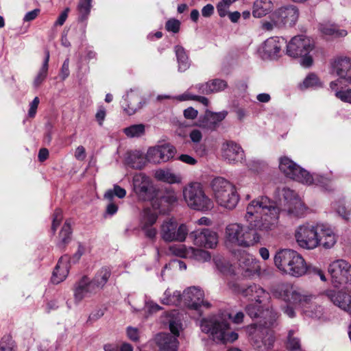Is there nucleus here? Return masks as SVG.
I'll return each mask as SVG.
<instances>
[{"mask_svg":"<svg viewBox=\"0 0 351 351\" xmlns=\"http://www.w3.org/2000/svg\"><path fill=\"white\" fill-rule=\"evenodd\" d=\"M189 233V229L184 223L178 225L173 219L164 221L160 227V237L166 242H183Z\"/></svg>","mask_w":351,"mask_h":351,"instance_id":"nucleus-14","label":"nucleus"},{"mask_svg":"<svg viewBox=\"0 0 351 351\" xmlns=\"http://www.w3.org/2000/svg\"><path fill=\"white\" fill-rule=\"evenodd\" d=\"M261 304H250L245 308L247 314L251 318H260L258 324L251 325L248 332L253 346L259 350H268L273 347L275 337L269 328L273 325L278 317L272 308H264Z\"/></svg>","mask_w":351,"mask_h":351,"instance_id":"nucleus-2","label":"nucleus"},{"mask_svg":"<svg viewBox=\"0 0 351 351\" xmlns=\"http://www.w3.org/2000/svg\"><path fill=\"white\" fill-rule=\"evenodd\" d=\"M210 93H217L223 90L228 86V84L225 80L221 79H215L208 81Z\"/></svg>","mask_w":351,"mask_h":351,"instance_id":"nucleus-51","label":"nucleus"},{"mask_svg":"<svg viewBox=\"0 0 351 351\" xmlns=\"http://www.w3.org/2000/svg\"><path fill=\"white\" fill-rule=\"evenodd\" d=\"M308 177L310 180L309 183H303L306 185L315 184L320 186L326 191H330L332 189V182L334 177L332 173L329 175H320V174H310L308 172Z\"/></svg>","mask_w":351,"mask_h":351,"instance_id":"nucleus-33","label":"nucleus"},{"mask_svg":"<svg viewBox=\"0 0 351 351\" xmlns=\"http://www.w3.org/2000/svg\"><path fill=\"white\" fill-rule=\"evenodd\" d=\"M332 208L343 219L351 222V198H341L334 202Z\"/></svg>","mask_w":351,"mask_h":351,"instance_id":"nucleus-32","label":"nucleus"},{"mask_svg":"<svg viewBox=\"0 0 351 351\" xmlns=\"http://www.w3.org/2000/svg\"><path fill=\"white\" fill-rule=\"evenodd\" d=\"M85 252V247L82 246L80 243H78V248L77 252L71 257H69V264L71 263H76L80 258H81L82 255Z\"/></svg>","mask_w":351,"mask_h":351,"instance_id":"nucleus-62","label":"nucleus"},{"mask_svg":"<svg viewBox=\"0 0 351 351\" xmlns=\"http://www.w3.org/2000/svg\"><path fill=\"white\" fill-rule=\"evenodd\" d=\"M171 250H174L173 253L177 256L193 258L198 261L206 262L211 258L210 253L202 249H196L192 247H186L183 245L178 248L171 247Z\"/></svg>","mask_w":351,"mask_h":351,"instance_id":"nucleus-27","label":"nucleus"},{"mask_svg":"<svg viewBox=\"0 0 351 351\" xmlns=\"http://www.w3.org/2000/svg\"><path fill=\"white\" fill-rule=\"evenodd\" d=\"M174 99H176L180 101H187V100H194L199 101L204 104L205 106H208L209 104L208 99L204 97V96H199L193 95L189 91L185 92L184 93L176 96L173 97Z\"/></svg>","mask_w":351,"mask_h":351,"instance_id":"nucleus-48","label":"nucleus"},{"mask_svg":"<svg viewBox=\"0 0 351 351\" xmlns=\"http://www.w3.org/2000/svg\"><path fill=\"white\" fill-rule=\"evenodd\" d=\"M279 169L287 178L302 184L309 183L308 171L297 165L287 156L279 158Z\"/></svg>","mask_w":351,"mask_h":351,"instance_id":"nucleus-15","label":"nucleus"},{"mask_svg":"<svg viewBox=\"0 0 351 351\" xmlns=\"http://www.w3.org/2000/svg\"><path fill=\"white\" fill-rule=\"evenodd\" d=\"M227 114L228 112L226 110L219 112L206 111L203 117H199L198 125L202 128L214 130Z\"/></svg>","mask_w":351,"mask_h":351,"instance_id":"nucleus-28","label":"nucleus"},{"mask_svg":"<svg viewBox=\"0 0 351 351\" xmlns=\"http://www.w3.org/2000/svg\"><path fill=\"white\" fill-rule=\"evenodd\" d=\"M176 152V148L169 144L156 145L148 149L146 159L154 164L166 162L173 158Z\"/></svg>","mask_w":351,"mask_h":351,"instance_id":"nucleus-20","label":"nucleus"},{"mask_svg":"<svg viewBox=\"0 0 351 351\" xmlns=\"http://www.w3.org/2000/svg\"><path fill=\"white\" fill-rule=\"evenodd\" d=\"M230 319V314L204 318L200 322L201 330L217 343H232L238 339V334L231 329Z\"/></svg>","mask_w":351,"mask_h":351,"instance_id":"nucleus-4","label":"nucleus"},{"mask_svg":"<svg viewBox=\"0 0 351 351\" xmlns=\"http://www.w3.org/2000/svg\"><path fill=\"white\" fill-rule=\"evenodd\" d=\"M110 276V270L108 267L101 268L93 280V284L97 287H102L107 282Z\"/></svg>","mask_w":351,"mask_h":351,"instance_id":"nucleus-47","label":"nucleus"},{"mask_svg":"<svg viewBox=\"0 0 351 351\" xmlns=\"http://www.w3.org/2000/svg\"><path fill=\"white\" fill-rule=\"evenodd\" d=\"M280 208L276 204L265 195L252 200L246 206L245 221L253 231L268 234L279 225Z\"/></svg>","mask_w":351,"mask_h":351,"instance_id":"nucleus-1","label":"nucleus"},{"mask_svg":"<svg viewBox=\"0 0 351 351\" xmlns=\"http://www.w3.org/2000/svg\"><path fill=\"white\" fill-rule=\"evenodd\" d=\"M221 153L222 158L230 164L243 162L245 159L243 148L232 141H227L222 143Z\"/></svg>","mask_w":351,"mask_h":351,"instance_id":"nucleus-21","label":"nucleus"},{"mask_svg":"<svg viewBox=\"0 0 351 351\" xmlns=\"http://www.w3.org/2000/svg\"><path fill=\"white\" fill-rule=\"evenodd\" d=\"M326 295L335 305L351 315V296L350 295L333 290L327 291Z\"/></svg>","mask_w":351,"mask_h":351,"instance_id":"nucleus-29","label":"nucleus"},{"mask_svg":"<svg viewBox=\"0 0 351 351\" xmlns=\"http://www.w3.org/2000/svg\"><path fill=\"white\" fill-rule=\"evenodd\" d=\"M319 32L326 38H339L347 36L346 29H340L337 25L330 23H320L318 27Z\"/></svg>","mask_w":351,"mask_h":351,"instance_id":"nucleus-31","label":"nucleus"},{"mask_svg":"<svg viewBox=\"0 0 351 351\" xmlns=\"http://www.w3.org/2000/svg\"><path fill=\"white\" fill-rule=\"evenodd\" d=\"M191 235L193 237L194 244L199 247L213 249L218 243L217 233L208 228H204L201 231H193Z\"/></svg>","mask_w":351,"mask_h":351,"instance_id":"nucleus-23","label":"nucleus"},{"mask_svg":"<svg viewBox=\"0 0 351 351\" xmlns=\"http://www.w3.org/2000/svg\"><path fill=\"white\" fill-rule=\"evenodd\" d=\"M182 297L184 304L189 308L199 310L202 306L206 308L210 306L208 302L204 300V291L197 287L186 289Z\"/></svg>","mask_w":351,"mask_h":351,"instance_id":"nucleus-19","label":"nucleus"},{"mask_svg":"<svg viewBox=\"0 0 351 351\" xmlns=\"http://www.w3.org/2000/svg\"><path fill=\"white\" fill-rule=\"evenodd\" d=\"M147 159L139 151H134L129 154L127 158V162L132 168L136 169H142L146 163Z\"/></svg>","mask_w":351,"mask_h":351,"instance_id":"nucleus-39","label":"nucleus"},{"mask_svg":"<svg viewBox=\"0 0 351 351\" xmlns=\"http://www.w3.org/2000/svg\"><path fill=\"white\" fill-rule=\"evenodd\" d=\"M213 198L217 204L224 208L233 210L239 202L236 186L222 177H217L210 183Z\"/></svg>","mask_w":351,"mask_h":351,"instance_id":"nucleus-7","label":"nucleus"},{"mask_svg":"<svg viewBox=\"0 0 351 351\" xmlns=\"http://www.w3.org/2000/svg\"><path fill=\"white\" fill-rule=\"evenodd\" d=\"M15 345L10 335H4L0 341V351H15Z\"/></svg>","mask_w":351,"mask_h":351,"instance_id":"nucleus-52","label":"nucleus"},{"mask_svg":"<svg viewBox=\"0 0 351 351\" xmlns=\"http://www.w3.org/2000/svg\"><path fill=\"white\" fill-rule=\"evenodd\" d=\"M315 44L313 40L303 34L293 37L287 44L286 53L294 58H300L302 66L309 68L313 63L311 52Z\"/></svg>","mask_w":351,"mask_h":351,"instance_id":"nucleus-9","label":"nucleus"},{"mask_svg":"<svg viewBox=\"0 0 351 351\" xmlns=\"http://www.w3.org/2000/svg\"><path fill=\"white\" fill-rule=\"evenodd\" d=\"M145 102L143 101L142 98L139 94L133 90H130L123 97L121 101V106L123 111L128 115L135 114L140 110Z\"/></svg>","mask_w":351,"mask_h":351,"instance_id":"nucleus-25","label":"nucleus"},{"mask_svg":"<svg viewBox=\"0 0 351 351\" xmlns=\"http://www.w3.org/2000/svg\"><path fill=\"white\" fill-rule=\"evenodd\" d=\"M214 263L217 269L222 274L226 276H232L235 274L234 268L228 261L221 257H215Z\"/></svg>","mask_w":351,"mask_h":351,"instance_id":"nucleus-42","label":"nucleus"},{"mask_svg":"<svg viewBox=\"0 0 351 351\" xmlns=\"http://www.w3.org/2000/svg\"><path fill=\"white\" fill-rule=\"evenodd\" d=\"M332 73L339 77L341 83L342 80L351 84V58L340 56L335 58L331 62Z\"/></svg>","mask_w":351,"mask_h":351,"instance_id":"nucleus-22","label":"nucleus"},{"mask_svg":"<svg viewBox=\"0 0 351 351\" xmlns=\"http://www.w3.org/2000/svg\"><path fill=\"white\" fill-rule=\"evenodd\" d=\"M271 9V1L269 0H256L253 6V15L261 18L267 14Z\"/></svg>","mask_w":351,"mask_h":351,"instance_id":"nucleus-41","label":"nucleus"},{"mask_svg":"<svg viewBox=\"0 0 351 351\" xmlns=\"http://www.w3.org/2000/svg\"><path fill=\"white\" fill-rule=\"evenodd\" d=\"M331 283L335 287L345 286L348 291H351V265L343 259L332 261L328 267Z\"/></svg>","mask_w":351,"mask_h":351,"instance_id":"nucleus-11","label":"nucleus"},{"mask_svg":"<svg viewBox=\"0 0 351 351\" xmlns=\"http://www.w3.org/2000/svg\"><path fill=\"white\" fill-rule=\"evenodd\" d=\"M106 116V110L103 106H100L95 114V121L97 122L99 126L103 125V123Z\"/></svg>","mask_w":351,"mask_h":351,"instance_id":"nucleus-58","label":"nucleus"},{"mask_svg":"<svg viewBox=\"0 0 351 351\" xmlns=\"http://www.w3.org/2000/svg\"><path fill=\"white\" fill-rule=\"evenodd\" d=\"M330 88L335 92V95L341 101L351 104V89L341 90L342 86L340 80L332 81L330 83Z\"/></svg>","mask_w":351,"mask_h":351,"instance_id":"nucleus-36","label":"nucleus"},{"mask_svg":"<svg viewBox=\"0 0 351 351\" xmlns=\"http://www.w3.org/2000/svg\"><path fill=\"white\" fill-rule=\"evenodd\" d=\"M278 195L285 201L284 211L293 217H300L306 211V206L298 194L289 188L284 187L279 189L277 191Z\"/></svg>","mask_w":351,"mask_h":351,"instance_id":"nucleus-13","label":"nucleus"},{"mask_svg":"<svg viewBox=\"0 0 351 351\" xmlns=\"http://www.w3.org/2000/svg\"><path fill=\"white\" fill-rule=\"evenodd\" d=\"M164 305L178 306L182 302V297L180 291H172L169 288L167 289L160 300Z\"/></svg>","mask_w":351,"mask_h":351,"instance_id":"nucleus-37","label":"nucleus"},{"mask_svg":"<svg viewBox=\"0 0 351 351\" xmlns=\"http://www.w3.org/2000/svg\"><path fill=\"white\" fill-rule=\"evenodd\" d=\"M165 28L168 32L178 33L180 31V22L178 19H171L167 21Z\"/></svg>","mask_w":351,"mask_h":351,"instance_id":"nucleus-54","label":"nucleus"},{"mask_svg":"<svg viewBox=\"0 0 351 351\" xmlns=\"http://www.w3.org/2000/svg\"><path fill=\"white\" fill-rule=\"evenodd\" d=\"M154 176L157 180L171 184H180L182 180L180 174L173 173L169 169H158L154 171Z\"/></svg>","mask_w":351,"mask_h":351,"instance_id":"nucleus-34","label":"nucleus"},{"mask_svg":"<svg viewBox=\"0 0 351 351\" xmlns=\"http://www.w3.org/2000/svg\"><path fill=\"white\" fill-rule=\"evenodd\" d=\"M157 219L158 213L156 211L151 208L145 209L141 219L142 228L145 229L147 226H152L156 223Z\"/></svg>","mask_w":351,"mask_h":351,"instance_id":"nucleus-44","label":"nucleus"},{"mask_svg":"<svg viewBox=\"0 0 351 351\" xmlns=\"http://www.w3.org/2000/svg\"><path fill=\"white\" fill-rule=\"evenodd\" d=\"M133 190L141 201H149L154 197V189L150 179L145 174H136L133 178Z\"/></svg>","mask_w":351,"mask_h":351,"instance_id":"nucleus-18","label":"nucleus"},{"mask_svg":"<svg viewBox=\"0 0 351 351\" xmlns=\"http://www.w3.org/2000/svg\"><path fill=\"white\" fill-rule=\"evenodd\" d=\"M285 43V40L282 37H271L258 48L257 51L263 59H276L280 56L282 48Z\"/></svg>","mask_w":351,"mask_h":351,"instance_id":"nucleus-17","label":"nucleus"},{"mask_svg":"<svg viewBox=\"0 0 351 351\" xmlns=\"http://www.w3.org/2000/svg\"><path fill=\"white\" fill-rule=\"evenodd\" d=\"M77 10L78 20L86 21L88 17V0H80Z\"/></svg>","mask_w":351,"mask_h":351,"instance_id":"nucleus-53","label":"nucleus"},{"mask_svg":"<svg viewBox=\"0 0 351 351\" xmlns=\"http://www.w3.org/2000/svg\"><path fill=\"white\" fill-rule=\"evenodd\" d=\"M70 75L69 58H66L60 71L59 76L62 81L65 80Z\"/></svg>","mask_w":351,"mask_h":351,"instance_id":"nucleus-57","label":"nucleus"},{"mask_svg":"<svg viewBox=\"0 0 351 351\" xmlns=\"http://www.w3.org/2000/svg\"><path fill=\"white\" fill-rule=\"evenodd\" d=\"M321 86V83L316 75L311 73L306 77L302 84L300 85L301 89L315 88Z\"/></svg>","mask_w":351,"mask_h":351,"instance_id":"nucleus-50","label":"nucleus"},{"mask_svg":"<svg viewBox=\"0 0 351 351\" xmlns=\"http://www.w3.org/2000/svg\"><path fill=\"white\" fill-rule=\"evenodd\" d=\"M285 302L287 303V304L282 307V311L289 317H290V318L295 317V311L294 308L292 306H291V304H293L294 306H295V305L293 303H290V302Z\"/></svg>","mask_w":351,"mask_h":351,"instance_id":"nucleus-64","label":"nucleus"},{"mask_svg":"<svg viewBox=\"0 0 351 351\" xmlns=\"http://www.w3.org/2000/svg\"><path fill=\"white\" fill-rule=\"evenodd\" d=\"M45 58L43 60V64L33 81V86L36 88H38L45 82L48 75L50 54L48 50H45Z\"/></svg>","mask_w":351,"mask_h":351,"instance_id":"nucleus-35","label":"nucleus"},{"mask_svg":"<svg viewBox=\"0 0 351 351\" xmlns=\"http://www.w3.org/2000/svg\"><path fill=\"white\" fill-rule=\"evenodd\" d=\"M230 4L221 1L217 5V10L219 15L221 17H224L228 13V10Z\"/></svg>","mask_w":351,"mask_h":351,"instance_id":"nucleus-60","label":"nucleus"},{"mask_svg":"<svg viewBox=\"0 0 351 351\" xmlns=\"http://www.w3.org/2000/svg\"><path fill=\"white\" fill-rule=\"evenodd\" d=\"M273 295L301 308L302 313L307 317L320 318L323 315L324 308L313 301L315 299L314 295L300 291L291 285H279L274 290Z\"/></svg>","mask_w":351,"mask_h":351,"instance_id":"nucleus-3","label":"nucleus"},{"mask_svg":"<svg viewBox=\"0 0 351 351\" xmlns=\"http://www.w3.org/2000/svg\"><path fill=\"white\" fill-rule=\"evenodd\" d=\"M39 99L36 97L29 104V109L28 111V116L31 118H34L36 114V110L39 104Z\"/></svg>","mask_w":351,"mask_h":351,"instance_id":"nucleus-63","label":"nucleus"},{"mask_svg":"<svg viewBox=\"0 0 351 351\" xmlns=\"http://www.w3.org/2000/svg\"><path fill=\"white\" fill-rule=\"evenodd\" d=\"M169 330L173 335L161 332L154 339L159 351H178L179 342L177 338L182 330V324L180 320L173 319L169 322Z\"/></svg>","mask_w":351,"mask_h":351,"instance_id":"nucleus-12","label":"nucleus"},{"mask_svg":"<svg viewBox=\"0 0 351 351\" xmlns=\"http://www.w3.org/2000/svg\"><path fill=\"white\" fill-rule=\"evenodd\" d=\"M70 269L69 256L64 255L59 259L51 276V281L54 284H59L66 279Z\"/></svg>","mask_w":351,"mask_h":351,"instance_id":"nucleus-30","label":"nucleus"},{"mask_svg":"<svg viewBox=\"0 0 351 351\" xmlns=\"http://www.w3.org/2000/svg\"><path fill=\"white\" fill-rule=\"evenodd\" d=\"M74 299L76 303L81 302L88 293V277L83 276L74 286Z\"/></svg>","mask_w":351,"mask_h":351,"instance_id":"nucleus-38","label":"nucleus"},{"mask_svg":"<svg viewBox=\"0 0 351 351\" xmlns=\"http://www.w3.org/2000/svg\"><path fill=\"white\" fill-rule=\"evenodd\" d=\"M145 125L143 124H135L124 128L123 132L129 138H138L145 134Z\"/></svg>","mask_w":351,"mask_h":351,"instance_id":"nucleus-46","label":"nucleus"},{"mask_svg":"<svg viewBox=\"0 0 351 351\" xmlns=\"http://www.w3.org/2000/svg\"><path fill=\"white\" fill-rule=\"evenodd\" d=\"M319 226V222H305L296 227L294 237L300 247L312 250L318 247Z\"/></svg>","mask_w":351,"mask_h":351,"instance_id":"nucleus-10","label":"nucleus"},{"mask_svg":"<svg viewBox=\"0 0 351 351\" xmlns=\"http://www.w3.org/2000/svg\"><path fill=\"white\" fill-rule=\"evenodd\" d=\"M296 330H290L288 332L287 348L289 351H304L301 348L300 339L295 335Z\"/></svg>","mask_w":351,"mask_h":351,"instance_id":"nucleus-43","label":"nucleus"},{"mask_svg":"<svg viewBox=\"0 0 351 351\" xmlns=\"http://www.w3.org/2000/svg\"><path fill=\"white\" fill-rule=\"evenodd\" d=\"M274 262L281 273L293 277H301L306 273L308 269L302 256L291 249L278 251L274 257Z\"/></svg>","mask_w":351,"mask_h":351,"instance_id":"nucleus-5","label":"nucleus"},{"mask_svg":"<svg viewBox=\"0 0 351 351\" xmlns=\"http://www.w3.org/2000/svg\"><path fill=\"white\" fill-rule=\"evenodd\" d=\"M126 195V191L117 184H114L113 189L108 190L104 194L105 199H114V197L122 199Z\"/></svg>","mask_w":351,"mask_h":351,"instance_id":"nucleus-49","label":"nucleus"},{"mask_svg":"<svg viewBox=\"0 0 351 351\" xmlns=\"http://www.w3.org/2000/svg\"><path fill=\"white\" fill-rule=\"evenodd\" d=\"M174 51L178 64V71L180 72L186 71L190 66V62L184 49L181 46L177 45L175 47Z\"/></svg>","mask_w":351,"mask_h":351,"instance_id":"nucleus-40","label":"nucleus"},{"mask_svg":"<svg viewBox=\"0 0 351 351\" xmlns=\"http://www.w3.org/2000/svg\"><path fill=\"white\" fill-rule=\"evenodd\" d=\"M247 167L253 171H258L261 169L265 164L258 159H251L246 162Z\"/></svg>","mask_w":351,"mask_h":351,"instance_id":"nucleus-56","label":"nucleus"},{"mask_svg":"<svg viewBox=\"0 0 351 351\" xmlns=\"http://www.w3.org/2000/svg\"><path fill=\"white\" fill-rule=\"evenodd\" d=\"M85 252V247L82 246L80 243H78V248L77 252L71 257H69V264L71 263H76L80 258H81L82 255Z\"/></svg>","mask_w":351,"mask_h":351,"instance_id":"nucleus-61","label":"nucleus"},{"mask_svg":"<svg viewBox=\"0 0 351 351\" xmlns=\"http://www.w3.org/2000/svg\"><path fill=\"white\" fill-rule=\"evenodd\" d=\"M298 16V10L293 5L280 8L273 14V19L276 23L289 26L295 23Z\"/></svg>","mask_w":351,"mask_h":351,"instance_id":"nucleus-24","label":"nucleus"},{"mask_svg":"<svg viewBox=\"0 0 351 351\" xmlns=\"http://www.w3.org/2000/svg\"><path fill=\"white\" fill-rule=\"evenodd\" d=\"M224 239L228 247H248L258 243L261 241V235L253 231L249 223L246 226L234 222L226 226Z\"/></svg>","mask_w":351,"mask_h":351,"instance_id":"nucleus-6","label":"nucleus"},{"mask_svg":"<svg viewBox=\"0 0 351 351\" xmlns=\"http://www.w3.org/2000/svg\"><path fill=\"white\" fill-rule=\"evenodd\" d=\"M228 287L232 292L240 293L248 300L255 301L258 304L265 303L270 298L269 293L256 284H252L246 287H241L237 282H230Z\"/></svg>","mask_w":351,"mask_h":351,"instance_id":"nucleus-16","label":"nucleus"},{"mask_svg":"<svg viewBox=\"0 0 351 351\" xmlns=\"http://www.w3.org/2000/svg\"><path fill=\"white\" fill-rule=\"evenodd\" d=\"M183 199L192 210L208 212L214 208V202L206 194L202 184L198 182H192L182 189Z\"/></svg>","mask_w":351,"mask_h":351,"instance_id":"nucleus-8","label":"nucleus"},{"mask_svg":"<svg viewBox=\"0 0 351 351\" xmlns=\"http://www.w3.org/2000/svg\"><path fill=\"white\" fill-rule=\"evenodd\" d=\"M62 219V211L60 208H57L55 210L54 213L53 215V221L51 226V230L53 233H55L57 228L60 224V222Z\"/></svg>","mask_w":351,"mask_h":351,"instance_id":"nucleus-55","label":"nucleus"},{"mask_svg":"<svg viewBox=\"0 0 351 351\" xmlns=\"http://www.w3.org/2000/svg\"><path fill=\"white\" fill-rule=\"evenodd\" d=\"M71 224L68 221H66L59 234L60 241L58 243V246L60 247H63L69 242L71 240Z\"/></svg>","mask_w":351,"mask_h":351,"instance_id":"nucleus-45","label":"nucleus"},{"mask_svg":"<svg viewBox=\"0 0 351 351\" xmlns=\"http://www.w3.org/2000/svg\"><path fill=\"white\" fill-rule=\"evenodd\" d=\"M108 201L106 209V214L108 215H113L117 213L118 210V204L114 199H106Z\"/></svg>","mask_w":351,"mask_h":351,"instance_id":"nucleus-59","label":"nucleus"},{"mask_svg":"<svg viewBox=\"0 0 351 351\" xmlns=\"http://www.w3.org/2000/svg\"><path fill=\"white\" fill-rule=\"evenodd\" d=\"M337 239L338 236L330 226L319 222L318 247L322 246L324 249H330L335 246Z\"/></svg>","mask_w":351,"mask_h":351,"instance_id":"nucleus-26","label":"nucleus"}]
</instances>
